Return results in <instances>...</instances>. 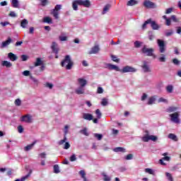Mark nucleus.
<instances>
[{
	"mask_svg": "<svg viewBox=\"0 0 181 181\" xmlns=\"http://www.w3.org/2000/svg\"><path fill=\"white\" fill-rule=\"evenodd\" d=\"M150 22H151V18L148 19L147 21H146L144 22V23L142 25V29L143 30H145L146 29V25H149L150 24Z\"/></svg>",
	"mask_w": 181,
	"mask_h": 181,
	"instance_id": "nucleus-39",
	"label": "nucleus"
},
{
	"mask_svg": "<svg viewBox=\"0 0 181 181\" xmlns=\"http://www.w3.org/2000/svg\"><path fill=\"white\" fill-rule=\"evenodd\" d=\"M136 71V69L129 66H126L120 69V73H135Z\"/></svg>",
	"mask_w": 181,
	"mask_h": 181,
	"instance_id": "nucleus-3",
	"label": "nucleus"
},
{
	"mask_svg": "<svg viewBox=\"0 0 181 181\" xmlns=\"http://www.w3.org/2000/svg\"><path fill=\"white\" fill-rule=\"evenodd\" d=\"M143 5L145 6V8H147V9L155 8V3L149 0L144 1Z\"/></svg>",
	"mask_w": 181,
	"mask_h": 181,
	"instance_id": "nucleus-8",
	"label": "nucleus"
},
{
	"mask_svg": "<svg viewBox=\"0 0 181 181\" xmlns=\"http://www.w3.org/2000/svg\"><path fill=\"white\" fill-rule=\"evenodd\" d=\"M148 39L149 40H153V39H155V35H153L152 31L148 32Z\"/></svg>",
	"mask_w": 181,
	"mask_h": 181,
	"instance_id": "nucleus-43",
	"label": "nucleus"
},
{
	"mask_svg": "<svg viewBox=\"0 0 181 181\" xmlns=\"http://www.w3.org/2000/svg\"><path fill=\"white\" fill-rule=\"evenodd\" d=\"M70 148V144H69V142H66L64 149H69Z\"/></svg>",
	"mask_w": 181,
	"mask_h": 181,
	"instance_id": "nucleus-63",
	"label": "nucleus"
},
{
	"mask_svg": "<svg viewBox=\"0 0 181 181\" xmlns=\"http://www.w3.org/2000/svg\"><path fill=\"white\" fill-rule=\"evenodd\" d=\"M80 134H82V135H85V136H88V135H90V133H88L87 128H84L80 130Z\"/></svg>",
	"mask_w": 181,
	"mask_h": 181,
	"instance_id": "nucleus-31",
	"label": "nucleus"
},
{
	"mask_svg": "<svg viewBox=\"0 0 181 181\" xmlns=\"http://www.w3.org/2000/svg\"><path fill=\"white\" fill-rule=\"evenodd\" d=\"M52 49L53 53L56 54L55 59H59V56L57 55L59 54V45H57V43L52 42Z\"/></svg>",
	"mask_w": 181,
	"mask_h": 181,
	"instance_id": "nucleus-7",
	"label": "nucleus"
},
{
	"mask_svg": "<svg viewBox=\"0 0 181 181\" xmlns=\"http://www.w3.org/2000/svg\"><path fill=\"white\" fill-rule=\"evenodd\" d=\"M73 61L70 58V55H66L64 59L61 62V66L62 67H65L66 70H71V67H73Z\"/></svg>",
	"mask_w": 181,
	"mask_h": 181,
	"instance_id": "nucleus-1",
	"label": "nucleus"
},
{
	"mask_svg": "<svg viewBox=\"0 0 181 181\" xmlns=\"http://www.w3.org/2000/svg\"><path fill=\"white\" fill-rule=\"evenodd\" d=\"M37 142V140H35L34 142H33V144L28 145L27 146H25L24 148V151L28 152V151H30V149H33V146H35V145H36Z\"/></svg>",
	"mask_w": 181,
	"mask_h": 181,
	"instance_id": "nucleus-17",
	"label": "nucleus"
},
{
	"mask_svg": "<svg viewBox=\"0 0 181 181\" xmlns=\"http://www.w3.org/2000/svg\"><path fill=\"white\" fill-rule=\"evenodd\" d=\"M155 101H156V96H151L148 99L147 104L148 105H152V104H155Z\"/></svg>",
	"mask_w": 181,
	"mask_h": 181,
	"instance_id": "nucleus-20",
	"label": "nucleus"
},
{
	"mask_svg": "<svg viewBox=\"0 0 181 181\" xmlns=\"http://www.w3.org/2000/svg\"><path fill=\"white\" fill-rule=\"evenodd\" d=\"M143 65L141 66L144 73H151V68L149 67V63L146 61L143 62Z\"/></svg>",
	"mask_w": 181,
	"mask_h": 181,
	"instance_id": "nucleus-10",
	"label": "nucleus"
},
{
	"mask_svg": "<svg viewBox=\"0 0 181 181\" xmlns=\"http://www.w3.org/2000/svg\"><path fill=\"white\" fill-rule=\"evenodd\" d=\"M112 60L113 62H115L116 63H119V59L118 58H117V57L115 55H112Z\"/></svg>",
	"mask_w": 181,
	"mask_h": 181,
	"instance_id": "nucleus-48",
	"label": "nucleus"
},
{
	"mask_svg": "<svg viewBox=\"0 0 181 181\" xmlns=\"http://www.w3.org/2000/svg\"><path fill=\"white\" fill-rule=\"evenodd\" d=\"M62 9V5L57 4L54 8L51 11V15H53L55 19H59V11Z\"/></svg>",
	"mask_w": 181,
	"mask_h": 181,
	"instance_id": "nucleus-2",
	"label": "nucleus"
},
{
	"mask_svg": "<svg viewBox=\"0 0 181 181\" xmlns=\"http://www.w3.org/2000/svg\"><path fill=\"white\" fill-rule=\"evenodd\" d=\"M172 122L175 124H179L180 120L179 119V112H175L170 115Z\"/></svg>",
	"mask_w": 181,
	"mask_h": 181,
	"instance_id": "nucleus-5",
	"label": "nucleus"
},
{
	"mask_svg": "<svg viewBox=\"0 0 181 181\" xmlns=\"http://www.w3.org/2000/svg\"><path fill=\"white\" fill-rule=\"evenodd\" d=\"M133 156L132 154H128L124 159H126V160H131V159H132Z\"/></svg>",
	"mask_w": 181,
	"mask_h": 181,
	"instance_id": "nucleus-54",
	"label": "nucleus"
},
{
	"mask_svg": "<svg viewBox=\"0 0 181 181\" xmlns=\"http://www.w3.org/2000/svg\"><path fill=\"white\" fill-rule=\"evenodd\" d=\"M8 58L11 61V62H16V60H18V57L12 53V52H9L8 54Z\"/></svg>",
	"mask_w": 181,
	"mask_h": 181,
	"instance_id": "nucleus-16",
	"label": "nucleus"
},
{
	"mask_svg": "<svg viewBox=\"0 0 181 181\" xmlns=\"http://www.w3.org/2000/svg\"><path fill=\"white\" fill-rule=\"evenodd\" d=\"M21 119L22 122H26L27 124L32 123V116H30V115H25L21 117Z\"/></svg>",
	"mask_w": 181,
	"mask_h": 181,
	"instance_id": "nucleus-9",
	"label": "nucleus"
},
{
	"mask_svg": "<svg viewBox=\"0 0 181 181\" xmlns=\"http://www.w3.org/2000/svg\"><path fill=\"white\" fill-rule=\"evenodd\" d=\"M59 39L61 42H66V40H67V36H65L64 33H62L61 35H59Z\"/></svg>",
	"mask_w": 181,
	"mask_h": 181,
	"instance_id": "nucleus-33",
	"label": "nucleus"
},
{
	"mask_svg": "<svg viewBox=\"0 0 181 181\" xmlns=\"http://www.w3.org/2000/svg\"><path fill=\"white\" fill-rule=\"evenodd\" d=\"M95 114H96V115H97V118H98V119H100L101 118L102 114H101V112L100 111L99 109H97V110H96Z\"/></svg>",
	"mask_w": 181,
	"mask_h": 181,
	"instance_id": "nucleus-44",
	"label": "nucleus"
},
{
	"mask_svg": "<svg viewBox=\"0 0 181 181\" xmlns=\"http://www.w3.org/2000/svg\"><path fill=\"white\" fill-rule=\"evenodd\" d=\"M168 138L173 139V141H177V136L173 134H168Z\"/></svg>",
	"mask_w": 181,
	"mask_h": 181,
	"instance_id": "nucleus-34",
	"label": "nucleus"
},
{
	"mask_svg": "<svg viewBox=\"0 0 181 181\" xmlns=\"http://www.w3.org/2000/svg\"><path fill=\"white\" fill-rule=\"evenodd\" d=\"M93 136L97 138L98 141H101L103 139V134H94Z\"/></svg>",
	"mask_w": 181,
	"mask_h": 181,
	"instance_id": "nucleus-42",
	"label": "nucleus"
},
{
	"mask_svg": "<svg viewBox=\"0 0 181 181\" xmlns=\"http://www.w3.org/2000/svg\"><path fill=\"white\" fill-rule=\"evenodd\" d=\"M18 132L20 133V134H22V132H23V127H22V126H18Z\"/></svg>",
	"mask_w": 181,
	"mask_h": 181,
	"instance_id": "nucleus-59",
	"label": "nucleus"
},
{
	"mask_svg": "<svg viewBox=\"0 0 181 181\" xmlns=\"http://www.w3.org/2000/svg\"><path fill=\"white\" fill-rule=\"evenodd\" d=\"M41 2L42 6H46L47 5V0H40Z\"/></svg>",
	"mask_w": 181,
	"mask_h": 181,
	"instance_id": "nucleus-55",
	"label": "nucleus"
},
{
	"mask_svg": "<svg viewBox=\"0 0 181 181\" xmlns=\"http://www.w3.org/2000/svg\"><path fill=\"white\" fill-rule=\"evenodd\" d=\"M39 156L42 158V159H45L46 158V153H41L39 154Z\"/></svg>",
	"mask_w": 181,
	"mask_h": 181,
	"instance_id": "nucleus-60",
	"label": "nucleus"
},
{
	"mask_svg": "<svg viewBox=\"0 0 181 181\" xmlns=\"http://www.w3.org/2000/svg\"><path fill=\"white\" fill-rule=\"evenodd\" d=\"M172 35H173V31L172 30H170L165 33V36H172Z\"/></svg>",
	"mask_w": 181,
	"mask_h": 181,
	"instance_id": "nucleus-57",
	"label": "nucleus"
},
{
	"mask_svg": "<svg viewBox=\"0 0 181 181\" xmlns=\"http://www.w3.org/2000/svg\"><path fill=\"white\" fill-rule=\"evenodd\" d=\"M110 8H111V5L110 4H107L106 6H105V7L103 8V11L102 12L103 15H105V13H107V12L110 11Z\"/></svg>",
	"mask_w": 181,
	"mask_h": 181,
	"instance_id": "nucleus-28",
	"label": "nucleus"
},
{
	"mask_svg": "<svg viewBox=\"0 0 181 181\" xmlns=\"http://www.w3.org/2000/svg\"><path fill=\"white\" fill-rule=\"evenodd\" d=\"M163 160H167L168 162H169V160H170V157L169 156H165L163 157L162 159H160L159 160V163L160 165H163V166H165L166 163H165V162H163Z\"/></svg>",
	"mask_w": 181,
	"mask_h": 181,
	"instance_id": "nucleus-21",
	"label": "nucleus"
},
{
	"mask_svg": "<svg viewBox=\"0 0 181 181\" xmlns=\"http://www.w3.org/2000/svg\"><path fill=\"white\" fill-rule=\"evenodd\" d=\"M115 152H125V148L122 147H117L114 149Z\"/></svg>",
	"mask_w": 181,
	"mask_h": 181,
	"instance_id": "nucleus-38",
	"label": "nucleus"
},
{
	"mask_svg": "<svg viewBox=\"0 0 181 181\" xmlns=\"http://www.w3.org/2000/svg\"><path fill=\"white\" fill-rule=\"evenodd\" d=\"M29 22L28 21V20L26 19H23L21 22V28H23V29H25V28L28 26Z\"/></svg>",
	"mask_w": 181,
	"mask_h": 181,
	"instance_id": "nucleus-27",
	"label": "nucleus"
},
{
	"mask_svg": "<svg viewBox=\"0 0 181 181\" xmlns=\"http://www.w3.org/2000/svg\"><path fill=\"white\" fill-rule=\"evenodd\" d=\"M145 172L149 175H153V170L151 168H146Z\"/></svg>",
	"mask_w": 181,
	"mask_h": 181,
	"instance_id": "nucleus-50",
	"label": "nucleus"
},
{
	"mask_svg": "<svg viewBox=\"0 0 181 181\" xmlns=\"http://www.w3.org/2000/svg\"><path fill=\"white\" fill-rule=\"evenodd\" d=\"M141 52L144 54H146V56H153V49L148 48L146 47V46H144L141 49Z\"/></svg>",
	"mask_w": 181,
	"mask_h": 181,
	"instance_id": "nucleus-4",
	"label": "nucleus"
},
{
	"mask_svg": "<svg viewBox=\"0 0 181 181\" xmlns=\"http://www.w3.org/2000/svg\"><path fill=\"white\" fill-rule=\"evenodd\" d=\"M173 11V8H169L165 11L166 14L172 13V11Z\"/></svg>",
	"mask_w": 181,
	"mask_h": 181,
	"instance_id": "nucleus-62",
	"label": "nucleus"
},
{
	"mask_svg": "<svg viewBox=\"0 0 181 181\" xmlns=\"http://www.w3.org/2000/svg\"><path fill=\"white\" fill-rule=\"evenodd\" d=\"M105 67H106V69H108V70H115V71H121L119 67H118L116 65L112 64H107Z\"/></svg>",
	"mask_w": 181,
	"mask_h": 181,
	"instance_id": "nucleus-12",
	"label": "nucleus"
},
{
	"mask_svg": "<svg viewBox=\"0 0 181 181\" xmlns=\"http://www.w3.org/2000/svg\"><path fill=\"white\" fill-rule=\"evenodd\" d=\"M138 1L136 0H129L127 1V6H134V5H137Z\"/></svg>",
	"mask_w": 181,
	"mask_h": 181,
	"instance_id": "nucleus-25",
	"label": "nucleus"
},
{
	"mask_svg": "<svg viewBox=\"0 0 181 181\" xmlns=\"http://www.w3.org/2000/svg\"><path fill=\"white\" fill-rule=\"evenodd\" d=\"M64 135H67V134H68V132H69V125H66V126L64 127Z\"/></svg>",
	"mask_w": 181,
	"mask_h": 181,
	"instance_id": "nucleus-58",
	"label": "nucleus"
},
{
	"mask_svg": "<svg viewBox=\"0 0 181 181\" xmlns=\"http://www.w3.org/2000/svg\"><path fill=\"white\" fill-rule=\"evenodd\" d=\"M21 60L23 62H26V60H28L29 59V57H28L27 55L23 54L21 55Z\"/></svg>",
	"mask_w": 181,
	"mask_h": 181,
	"instance_id": "nucleus-49",
	"label": "nucleus"
},
{
	"mask_svg": "<svg viewBox=\"0 0 181 181\" xmlns=\"http://www.w3.org/2000/svg\"><path fill=\"white\" fill-rule=\"evenodd\" d=\"M158 103H165V104H168V100H166L163 98H160L158 99Z\"/></svg>",
	"mask_w": 181,
	"mask_h": 181,
	"instance_id": "nucleus-51",
	"label": "nucleus"
},
{
	"mask_svg": "<svg viewBox=\"0 0 181 181\" xmlns=\"http://www.w3.org/2000/svg\"><path fill=\"white\" fill-rule=\"evenodd\" d=\"M54 173H60V168H59L58 165H54Z\"/></svg>",
	"mask_w": 181,
	"mask_h": 181,
	"instance_id": "nucleus-41",
	"label": "nucleus"
},
{
	"mask_svg": "<svg viewBox=\"0 0 181 181\" xmlns=\"http://www.w3.org/2000/svg\"><path fill=\"white\" fill-rule=\"evenodd\" d=\"M78 5L81 6H84L85 8H90L91 4L88 0H78Z\"/></svg>",
	"mask_w": 181,
	"mask_h": 181,
	"instance_id": "nucleus-11",
	"label": "nucleus"
},
{
	"mask_svg": "<svg viewBox=\"0 0 181 181\" xmlns=\"http://www.w3.org/2000/svg\"><path fill=\"white\" fill-rule=\"evenodd\" d=\"M150 141H153V142H156V141H158V137L156 136L150 135Z\"/></svg>",
	"mask_w": 181,
	"mask_h": 181,
	"instance_id": "nucleus-47",
	"label": "nucleus"
},
{
	"mask_svg": "<svg viewBox=\"0 0 181 181\" xmlns=\"http://www.w3.org/2000/svg\"><path fill=\"white\" fill-rule=\"evenodd\" d=\"M78 0H75L72 3V8L74 11H77L78 9Z\"/></svg>",
	"mask_w": 181,
	"mask_h": 181,
	"instance_id": "nucleus-23",
	"label": "nucleus"
},
{
	"mask_svg": "<svg viewBox=\"0 0 181 181\" xmlns=\"http://www.w3.org/2000/svg\"><path fill=\"white\" fill-rule=\"evenodd\" d=\"M101 105H103V107H105L107 105H108V99L107 98H103L102 99V102H101Z\"/></svg>",
	"mask_w": 181,
	"mask_h": 181,
	"instance_id": "nucleus-36",
	"label": "nucleus"
},
{
	"mask_svg": "<svg viewBox=\"0 0 181 181\" xmlns=\"http://www.w3.org/2000/svg\"><path fill=\"white\" fill-rule=\"evenodd\" d=\"M97 93L98 94H103V93H104V89H103L101 87H98Z\"/></svg>",
	"mask_w": 181,
	"mask_h": 181,
	"instance_id": "nucleus-53",
	"label": "nucleus"
},
{
	"mask_svg": "<svg viewBox=\"0 0 181 181\" xmlns=\"http://www.w3.org/2000/svg\"><path fill=\"white\" fill-rule=\"evenodd\" d=\"M21 103H22V102L20 100V99H16V100H15V104H16V105L19 106V105H21Z\"/></svg>",
	"mask_w": 181,
	"mask_h": 181,
	"instance_id": "nucleus-61",
	"label": "nucleus"
},
{
	"mask_svg": "<svg viewBox=\"0 0 181 181\" xmlns=\"http://www.w3.org/2000/svg\"><path fill=\"white\" fill-rule=\"evenodd\" d=\"M78 84L79 85V87H86L87 86V80L79 78H78Z\"/></svg>",
	"mask_w": 181,
	"mask_h": 181,
	"instance_id": "nucleus-14",
	"label": "nucleus"
},
{
	"mask_svg": "<svg viewBox=\"0 0 181 181\" xmlns=\"http://www.w3.org/2000/svg\"><path fill=\"white\" fill-rule=\"evenodd\" d=\"M83 119H87L88 121H91L93 119V115L90 113H83Z\"/></svg>",
	"mask_w": 181,
	"mask_h": 181,
	"instance_id": "nucleus-19",
	"label": "nucleus"
},
{
	"mask_svg": "<svg viewBox=\"0 0 181 181\" xmlns=\"http://www.w3.org/2000/svg\"><path fill=\"white\" fill-rule=\"evenodd\" d=\"M170 19H171V21H173V22H179V21L176 18V16H171Z\"/></svg>",
	"mask_w": 181,
	"mask_h": 181,
	"instance_id": "nucleus-56",
	"label": "nucleus"
},
{
	"mask_svg": "<svg viewBox=\"0 0 181 181\" xmlns=\"http://www.w3.org/2000/svg\"><path fill=\"white\" fill-rule=\"evenodd\" d=\"M177 110V107H169L168 109H167V112H175V111H176Z\"/></svg>",
	"mask_w": 181,
	"mask_h": 181,
	"instance_id": "nucleus-35",
	"label": "nucleus"
},
{
	"mask_svg": "<svg viewBox=\"0 0 181 181\" xmlns=\"http://www.w3.org/2000/svg\"><path fill=\"white\" fill-rule=\"evenodd\" d=\"M66 141H67V137H66V136H64V139L59 141V145H63V144H64L66 142Z\"/></svg>",
	"mask_w": 181,
	"mask_h": 181,
	"instance_id": "nucleus-52",
	"label": "nucleus"
},
{
	"mask_svg": "<svg viewBox=\"0 0 181 181\" xmlns=\"http://www.w3.org/2000/svg\"><path fill=\"white\" fill-rule=\"evenodd\" d=\"M134 46H135V47H141V42H139V41H136L134 42Z\"/></svg>",
	"mask_w": 181,
	"mask_h": 181,
	"instance_id": "nucleus-64",
	"label": "nucleus"
},
{
	"mask_svg": "<svg viewBox=\"0 0 181 181\" xmlns=\"http://www.w3.org/2000/svg\"><path fill=\"white\" fill-rule=\"evenodd\" d=\"M150 25L153 30H158V29L160 28V26H159L156 22L152 21V18H151Z\"/></svg>",
	"mask_w": 181,
	"mask_h": 181,
	"instance_id": "nucleus-15",
	"label": "nucleus"
},
{
	"mask_svg": "<svg viewBox=\"0 0 181 181\" xmlns=\"http://www.w3.org/2000/svg\"><path fill=\"white\" fill-rule=\"evenodd\" d=\"M100 52V47L98 45H95L91 48L90 51H89L88 54H97Z\"/></svg>",
	"mask_w": 181,
	"mask_h": 181,
	"instance_id": "nucleus-13",
	"label": "nucleus"
},
{
	"mask_svg": "<svg viewBox=\"0 0 181 181\" xmlns=\"http://www.w3.org/2000/svg\"><path fill=\"white\" fill-rule=\"evenodd\" d=\"M165 176L169 181H173V177H172V174L169 173H165Z\"/></svg>",
	"mask_w": 181,
	"mask_h": 181,
	"instance_id": "nucleus-40",
	"label": "nucleus"
},
{
	"mask_svg": "<svg viewBox=\"0 0 181 181\" xmlns=\"http://www.w3.org/2000/svg\"><path fill=\"white\" fill-rule=\"evenodd\" d=\"M86 91V88L83 86H79L78 88L76 89L75 93L76 94L81 95L84 94V92Z\"/></svg>",
	"mask_w": 181,
	"mask_h": 181,
	"instance_id": "nucleus-18",
	"label": "nucleus"
},
{
	"mask_svg": "<svg viewBox=\"0 0 181 181\" xmlns=\"http://www.w3.org/2000/svg\"><path fill=\"white\" fill-rule=\"evenodd\" d=\"M157 43L159 47V49H160V52L164 53L165 50H166V48L165 47V41L158 39V40H157Z\"/></svg>",
	"mask_w": 181,
	"mask_h": 181,
	"instance_id": "nucleus-6",
	"label": "nucleus"
},
{
	"mask_svg": "<svg viewBox=\"0 0 181 181\" xmlns=\"http://www.w3.org/2000/svg\"><path fill=\"white\" fill-rule=\"evenodd\" d=\"M101 175H103V180L104 181H110L111 180V177L108 176L107 175V173H102Z\"/></svg>",
	"mask_w": 181,
	"mask_h": 181,
	"instance_id": "nucleus-29",
	"label": "nucleus"
},
{
	"mask_svg": "<svg viewBox=\"0 0 181 181\" xmlns=\"http://www.w3.org/2000/svg\"><path fill=\"white\" fill-rule=\"evenodd\" d=\"M166 90L168 92V93H172L173 91V86L170 85V86H168L166 87Z\"/></svg>",
	"mask_w": 181,
	"mask_h": 181,
	"instance_id": "nucleus-45",
	"label": "nucleus"
},
{
	"mask_svg": "<svg viewBox=\"0 0 181 181\" xmlns=\"http://www.w3.org/2000/svg\"><path fill=\"white\" fill-rule=\"evenodd\" d=\"M11 42H12V39H11V37H8L7 40L2 42L1 48L6 47V46L11 45Z\"/></svg>",
	"mask_w": 181,
	"mask_h": 181,
	"instance_id": "nucleus-22",
	"label": "nucleus"
},
{
	"mask_svg": "<svg viewBox=\"0 0 181 181\" xmlns=\"http://www.w3.org/2000/svg\"><path fill=\"white\" fill-rule=\"evenodd\" d=\"M44 23H52V18L46 16L43 18Z\"/></svg>",
	"mask_w": 181,
	"mask_h": 181,
	"instance_id": "nucleus-32",
	"label": "nucleus"
},
{
	"mask_svg": "<svg viewBox=\"0 0 181 181\" xmlns=\"http://www.w3.org/2000/svg\"><path fill=\"white\" fill-rule=\"evenodd\" d=\"M43 62H42V59L40 58H37L36 62L35 63V66L37 67V66H42Z\"/></svg>",
	"mask_w": 181,
	"mask_h": 181,
	"instance_id": "nucleus-37",
	"label": "nucleus"
},
{
	"mask_svg": "<svg viewBox=\"0 0 181 181\" xmlns=\"http://www.w3.org/2000/svg\"><path fill=\"white\" fill-rule=\"evenodd\" d=\"M142 141H144V142H148L150 141V136L149 135H146L142 138Z\"/></svg>",
	"mask_w": 181,
	"mask_h": 181,
	"instance_id": "nucleus-46",
	"label": "nucleus"
},
{
	"mask_svg": "<svg viewBox=\"0 0 181 181\" xmlns=\"http://www.w3.org/2000/svg\"><path fill=\"white\" fill-rule=\"evenodd\" d=\"M79 175L83 180V181H88V180H87V178L86 177V171H84V170H81V171H79Z\"/></svg>",
	"mask_w": 181,
	"mask_h": 181,
	"instance_id": "nucleus-24",
	"label": "nucleus"
},
{
	"mask_svg": "<svg viewBox=\"0 0 181 181\" xmlns=\"http://www.w3.org/2000/svg\"><path fill=\"white\" fill-rule=\"evenodd\" d=\"M1 66H4V67L7 68L12 67V63L8 61H3L1 62Z\"/></svg>",
	"mask_w": 181,
	"mask_h": 181,
	"instance_id": "nucleus-26",
	"label": "nucleus"
},
{
	"mask_svg": "<svg viewBox=\"0 0 181 181\" xmlns=\"http://www.w3.org/2000/svg\"><path fill=\"white\" fill-rule=\"evenodd\" d=\"M11 5L13 8H18L19 7V1L18 0H11Z\"/></svg>",
	"mask_w": 181,
	"mask_h": 181,
	"instance_id": "nucleus-30",
	"label": "nucleus"
}]
</instances>
